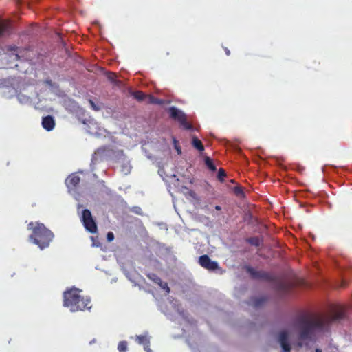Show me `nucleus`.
I'll return each mask as SVG.
<instances>
[{"instance_id":"nucleus-1","label":"nucleus","mask_w":352,"mask_h":352,"mask_svg":"<svg viewBox=\"0 0 352 352\" xmlns=\"http://www.w3.org/2000/svg\"><path fill=\"white\" fill-rule=\"evenodd\" d=\"M344 311L342 309L335 311L333 315L314 316L309 314L298 316L294 322V327L298 331V338L302 341L312 340L318 331H322L324 327L331 322L342 319Z\"/></svg>"},{"instance_id":"nucleus-2","label":"nucleus","mask_w":352,"mask_h":352,"mask_svg":"<svg viewBox=\"0 0 352 352\" xmlns=\"http://www.w3.org/2000/svg\"><path fill=\"white\" fill-rule=\"evenodd\" d=\"M80 290L72 288L63 293V306L69 308L72 312L89 310L91 308V300L80 294Z\"/></svg>"},{"instance_id":"nucleus-3","label":"nucleus","mask_w":352,"mask_h":352,"mask_svg":"<svg viewBox=\"0 0 352 352\" xmlns=\"http://www.w3.org/2000/svg\"><path fill=\"white\" fill-rule=\"evenodd\" d=\"M28 228L32 230L30 236V240L41 250L47 248L54 237L53 232L43 223L30 222Z\"/></svg>"},{"instance_id":"nucleus-4","label":"nucleus","mask_w":352,"mask_h":352,"mask_svg":"<svg viewBox=\"0 0 352 352\" xmlns=\"http://www.w3.org/2000/svg\"><path fill=\"white\" fill-rule=\"evenodd\" d=\"M80 219L84 227L88 232L92 234L97 232V225L89 210L84 209L82 212Z\"/></svg>"},{"instance_id":"nucleus-5","label":"nucleus","mask_w":352,"mask_h":352,"mask_svg":"<svg viewBox=\"0 0 352 352\" xmlns=\"http://www.w3.org/2000/svg\"><path fill=\"white\" fill-rule=\"evenodd\" d=\"M171 118L178 121L180 125L186 130H191L192 125L187 121L186 115L177 108L171 107L169 110Z\"/></svg>"},{"instance_id":"nucleus-6","label":"nucleus","mask_w":352,"mask_h":352,"mask_svg":"<svg viewBox=\"0 0 352 352\" xmlns=\"http://www.w3.org/2000/svg\"><path fill=\"white\" fill-rule=\"evenodd\" d=\"M247 272L250 274L252 278L255 280H264L269 282L275 280V276L270 273L262 270H256L251 266H245Z\"/></svg>"},{"instance_id":"nucleus-7","label":"nucleus","mask_w":352,"mask_h":352,"mask_svg":"<svg viewBox=\"0 0 352 352\" xmlns=\"http://www.w3.org/2000/svg\"><path fill=\"white\" fill-rule=\"evenodd\" d=\"M199 263L202 267L210 271H214L219 268L217 262L212 261L206 254L202 255L199 258Z\"/></svg>"},{"instance_id":"nucleus-8","label":"nucleus","mask_w":352,"mask_h":352,"mask_svg":"<svg viewBox=\"0 0 352 352\" xmlns=\"http://www.w3.org/2000/svg\"><path fill=\"white\" fill-rule=\"evenodd\" d=\"M278 342L282 347L283 352H290L291 346L289 342V333L286 331L279 333Z\"/></svg>"},{"instance_id":"nucleus-9","label":"nucleus","mask_w":352,"mask_h":352,"mask_svg":"<svg viewBox=\"0 0 352 352\" xmlns=\"http://www.w3.org/2000/svg\"><path fill=\"white\" fill-rule=\"evenodd\" d=\"M80 182V177L76 174L73 173L67 177L65 179V184L69 190H74L78 186Z\"/></svg>"},{"instance_id":"nucleus-10","label":"nucleus","mask_w":352,"mask_h":352,"mask_svg":"<svg viewBox=\"0 0 352 352\" xmlns=\"http://www.w3.org/2000/svg\"><path fill=\"white\" fill-rule=\"evenodd\" d=\"M42 126L47 131L53 130L55 126L54 118L51 116L43 117L42 119Z\"/></svg>"},{"instance_id":"nucleus-11","label":"nucleus","mask_w":352,"mask_h":352,"mask_svg":"<svg viewBox=\"0 0 352 352\" xmlns=\"http://www.w3.org/2000/svg\"><path fill=\"white\" fill-rule=\"evenodd\" d=\"M267 298L266 296H260L256 298H252L250 299L249 304L252 305L256 308L262 306L266 301Z\"/></svg>"},{"instance_id":"nucleus-12","label":"nucleus","mask_w":352,"mask_h":352,"mask_svg":"<svg viewBox=\"0 0 352 352\" xmlns=\"http://www.w3.org/2000/svg\"><path fill=\"white\" fill-rule=\"evenodd\" d=\"M292 288L290 283L287 282H280L277 285V289L283 292H287Z\"/></svg>"},{"instance_id":"nucleus-13","label":"nucleus","mask_w":352,"mask_h":352,"mask_svg":"<svg viewBox=\"0 0 352 352\" xmlns=\"http://www.w3.org/2000/svg\"><path fill=\"white\" fill-rule=\"evenodd\" d=\"M10 31V23L6 21H0V36L8 33Z\"/></svg>"},{"instance_id":"nucleus-14","label":"nucleus","mask_w":352,"mask_h":352,"mask_svg":"<svg viewBox=\"0 0 352 352\" xmlns=\"http://www.w3.org/2000/svg\"><path fill=\"white\" fill-rule=\"evenodd\" d=\"M135 340L138 344L142 345L150 344L149 338H148L147 336L145 335L137 336L135 338Z\"/></svg>"},{"instance_id":"nucleus-15","label":"nucleus","mask_w":352,"mask_h":352,"mask_svg":"<svg viewBox=\"0 0 352 352\" xmlns=\"http://www.w3.org/2000/svg\"><path fill=\"white\" fill-rule=\"evenodd\" d=\"M192 145L199 151H203L204 150V146L200 140L197 138H193L192 139Z\"/></svg>"},{"instance_id":"nucleus-16","label":"nucleus","mask_w":352,"mask_h":352,"mask_svg":"<svg viewBox=\"0 0 352 352\" xmlns=\"http://www.w3.org/2000/svg\"><path fill=\"white\" fill-rule=\"evenodd\" d=\"M147 277L157 285H161L162 279L155 273H149Z\"/></svg>"},{"instance_id":"nucleus-17","label":"nucleus","mask_w":352,"mask_h":352,"mask_svg":"<svg viewBox=\"0 0 352 352\" xmlns=\"http://www.w3.org/2000/svg\"><path fill=\"white\" fill-rule=\"evenodd\" d=\"M205 164L207 167L212 171L216 170V166H214L212 160L209 157H206L205 158Z\"/></svg>"},{"instance_id":"nucleus-18","label":"nucleus","mask_w":352,"mask_h":352,"mask_svg":"<svg viewBox=\"0 0 352 352\" xmlns=\"http://www.w3.org/2000/svg\"><path fill=\"white\" fill-rule=\"evenodd\" d=\"M247 241L252 245L258 247L261 244L259 239L256 236L250 237L247 239Z\"/></svg>"},{"instance_id":"nucleus-19","label":"nucleus","mask_w":352,"mask_h":352,"mask_svg":"<svg viewBox=\"0 0 352 352\" xmlns=\"http://www.w3.org/2000/svg\"><path fill=\"white\" fill-rule=\"evenodd\" d=\"M127 342L120 341L118 345V349L120 352H126L127 351Z\"/></svg>"},{"instance_id":"nucleus-20","label":"nucleus","mask_w":352,"mask_h":352,"mask_svg":"<svg viewBox=\"0 0 352 352\" xmlns=\"http://www.w3.org/2000/svg\"><path fill=\"white\" fill-rule=\"evenodd\" d=\"M234 193L240 197H243L245 196L243 188L241 186H235L233 189Z\"/></svg>"},{"instance_id":"nucleus-21","label":"nucleus","mask_w":352,"mask_h":352,"mask_svg":"<svg viewBox=\"0 0 352 352\" xmlns=\"http://www.w3.org/2000/svg\"><path fill=\"white\" fill-rule=\"evenodd\" d=\"M133 95L139 101H142L145 98L144 94L140 91H135Z\"/></svg>"},{"instance_id":"nucleus-22","label":"nucleus","mask_w":352,"mask_h":352,"mask_svg":"<svg viewBox=\"0 0 352 352\" xmlns=\"http://www.w3.org/2000/svg\"><path fill=\"white\" fill-rule=\"evenodd\" d=\"M226 177V173L223 168H220L218 172L217 177L218 179L223 182L224 181V178Z\"/></svg>"},{"instance_id":"nucleus-23","label":"nucleus","mask_w":352,"mask_h":352,"mask_svg":"<svg viewBox=\"0 0 352 352\" xmlns=\"http://www.w3.org/2000/svg\"><path fill=\"white\" fill-rule=\"evenodd\" d=\"M159 285V286H160V287H161L162 289H163L164 290H165V291H166V292L167 294H169V293H170V288H169V287H168V284H167L166 283L163 282V281L162 280V283H161V285Z\"/></svg>"},{"instance_id":"nucleus-24","label":"nucleus","mask_w":352,"mask_h":352,"mask_svg":"<svg viewBox=\"0 0 352 352\" xmlns=\"http://www.w3.org/2000/svg\"><path fill=\"white\" fill-rule=\"evenodd\" d=\"M116 77H117L116 74L113 72H110L107 76L108 79L109 80H111V82H115Z\"/></svg>"},{"instance_id":"nucleus-25","label":"nucleus","mask_w":352,"mask_h":352,"mask_svg":"<svg viewBox=\"0 0 352 352\" xmlns=\"http://www.w3.org/2000/svg\"><path fill=\"white\" fill-rule=\"evenodd\" d=\"M107 237L108 241H111L114 239V234L113 232H108Z\"/></svg>"},{"instance_id":"nucleus-26","label":"nucleus","mask_w":352,"mask_h":352,"mask_svg":"<svg viewBox=\"0 0 352 352\" xmlns=\"http://www.w3.org/2000/svg\"><path fill=\"white\" fill-rule=\"evenodd\" d=\"M89 103H90V104H91V107H92V109H93L94 110H96V111L99 110V108H98V107L96 106V104H95V103L93 102V100H89Z\"/></svg>"},{"instance_id":"nucleus-27","label":"nucleus","mask_w":352,"mask_h":352,"mask_svg":"<svg viewBox=\"0 0 352 352\" xmlns=\"http://www.w3.org/2000/svg\"><path fill=\"white\" fill-rule=\"evenodd\" d=\"M144 349L146 352H152V350L150 348V344H144Z\"/></svg>"},{"instance_id":"nucleus-28","label":"nucleus","mask_w":352,"mask_h":352,"mask_svg":"<svg viewBox=\"0 0 352 352\" xmlns=\"http://www.w3.org/2000/svg\"><path fill=\"white\" fill-rule=\"evenodd\" d=\"M224 50H225L226 55L229 56L230 54V52L227 47H225Z\"/></svg>"},{"instance_id":"nucleus-29","label":"nucleus","mask_w":352,"mask_h":352,"mask_svg":"<svg viewBox=\"0 0 352 352\" xmlns=\"http://www.w3.org/2000/svg\"><path fill=\"white\" fill-rule=\"evenodd\" d=\"M215 209H216L217 210H221V207L220 206H218V205H217V206H215Z\"/></svg>"},{"instance_id":"nucleus-30","label":"nucleus","mask_w":352,"mask_h":352,"mask_svg":"<svg viewBox=\"0 0 352 352\" xmlns=\"http://www.w3.org/2000/svg\"><path fill=\"white\" fill-rule=\"evenodd\" d=\"M316 352H322V350L320 349H316Z\"/></svg>"},{"instance_id":"nucleus-31","label":"nucleus","mask_w":352,"mask_h":352,"mask_svg":"<svg viewBox=\"0 0 352 352\" xmlns=\"http://www.w3.org/2000/svg\"><path fill=\"white\" fill-rule=\"evenodd\" d=\"M177 153H178L179 154H180V153H182V151H181V149H180V148H177Z\"/></svg>"}]
</instances>
